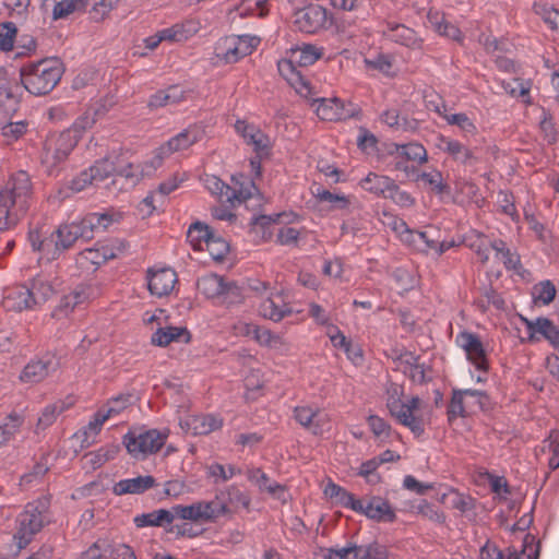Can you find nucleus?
<instances>
[{
  "instance_id": "obj_37",
  "label": "nucleus",
  "mask_w": 559,
  "mask_h": 559,
  "mask_svg": "<svg viewBox=\"0 0 559 559\" xmlns=\"http://www.w3.org/2000/svg\"><path fill=\"white\" fill-rule=\"evenodd\" d=\"M490 247L496 251L497 257L501 258L507 270L520 272L522 269L520 255L515 251H511L502 239L491 240Z\"/></svg>"
},
{
  "instance_id": "obj_45",
  "label": "nucleus",
  "mask_w": 559,
  "mask_h": 559,
  "mask_svg": "<svg viewBox=\"0 0 559 559\" xmlns=\"http://www.w3.org/2000/svg\"><path fill=\"white\" fill-rule=\"evenodd\" d=\"M396 153L407 160L424 164L428 160V154L424 145L417 142L396 144Z\"/></svg>"
},
{
  "instance_id": "obj_49",
  "label": "nucleus",
  "mask_w": 559,
  "mask_h": 559,
  "mask_svg": "<svg viewBox=\"0 0 559 559\" xmlns=\"http://www.w3.org/2000/svg\"><path fill=\"white\" fill-rule=\"evenodd\" d=\"M88 169L93 177H95V182L98 183L115 175L117 165L109 156H105L97 159Z\"/></svg>"
},
{
  "instance_id": "obj_15",
  "label": "nucleus",
  "mask_w": 559,
  "mask_h": 559,
  "mask_svg": "<svg viewBox=\"0 0 559 559\" xmlns=\"http://www.w3.org/2000/svg\"><path fill=\"white\" fill-rule=\"evenodd\" d=\"M235 130L243 138L248 145L253 146L255 154L270 155V138L257 126L247 123L245 120H237L235 123Z\"/></svg>"
},
{
  "instance_id": "obj_35",
  "label": "nucleus",
  "mask_w": 559,
  "mask_h": 559,
  "mask_svg": "<svg viewBox=\"0 0 559 559\" xmlns=\"http://www.w3.org/2000/svg\"><path fill=\"white\" fill-rule=\"evenodd\" d=\"M194 504L198 522H213L226 514L225 504L217 501L216 497L211 501H198Z\"/></svg>"
},
{
  "instance_id": "obj_16",
  "label": "nucleus",
  "mask_w": 559,
  "mask_h": 559,
  "mask_svg": "<svg viewBox=\"0 0 559 559\" xmlns=\"http://www.w3.org/2000/svg\"><path fill=\"white\" fill-rule=\"evenodd\" d=\"M439 142V148L463 166H474L479 162L475 151L457 140L441 135Z\"/></svg>"
},
{
  "instance_id": "obj_38",
  "label": "nucleus",
  "mask_w": 559,
  "mask_h": 559,
  "mask_svg": "<svg viewBox=\"0 0 559 559\" xmlns=\"http://www.w3.org/2000/svg\"><path fill=\"white\" fill-rule=\"evenodd\" d=\"M225 284L224 277L217 274H206L198 280L197 287L207 298H219Z\"/></svg>"
},
{
  "instance_id": "obj_34",
  "label": "nucleus",
  "mask_w": 559,
  "mask_h": 559,
  "mask_svg": "<svg viewBox=\"0 0 559 559\" xmlns=\"http://www.w3.org/2000/svg\"><path fill=\"white\" fill-rule=\"evenodd\" d=\"M175 520V513L170 510L159 509L150 513H143L134 518L136 527L164 526L171 524Z\"/></svg>"
},
{
  "instance_id": "obj_57",
  "label": "nucleus",
  "mask_w": 559,
  "mask_h": 559,
  "mask_svg": "<svg viewBox=\"0 0 559 559\" xmlns=\"http://www.w3.org/2000/svg\"><path fill=\"white\" fill-rule=\"evenodd\" d=\"M63 409L64 407L62 403L47 405L38 418L37 426L43 429L51 426Z\"/></svg>"
},
{
  "instance_id": "obj_32",
  "label": "nucleus",
  "mask_w": 559,
  "mask_h": 559,
  "mask_svg": "<svg viewBox=\"0 0 559 559\" xmlns=\"http://www.w3.org/2000/svg\"><path fill=\"white\" fill-rule=\"evenodd\" d=\"M187 425L192 430L193 435L203 436L221 429L223 419L213 414H200L191 416Z\"/></svg>"
},
{
  "instance_id": "obj_50",
  "label": "nucleus",
  "mask_w": 559,
  "mask_h": 559,
  "mask_svg": "<svg viewBox=\"0 0 559 559\" xmlns=\"http://www.w3.org/2000/svg\"><path fill=\"white\" fill-rule=\"evenodd\" d=\"M28 289L32 292L34 306L47 301L53 294L52 286L41 278H34L31 283V286H28Z\"/></svg>"
},
{
  "instance_id": "obj_14",
  "label": "nucleus",
  "mask_w": 559,
  "mask_h": 559,
  "mask_svg": "<svg viewBox=\"0 0 559 559\" xmlns=\"http://www.w3.org/2000/svg\"><path fill=\"white\" fill-rule=\"evenodd\" d=\"M360 503L361 508L354 509V511L366 515L370 520L379 523H392L396 520L394 509L388 500L380 496H371L366 499H360Z\"/></svg>"
},
{
  "instance_id": "obj_44",
  "label": "nucleus",
  "mask_w": 559,
  "mask_h": 559,
  "mask_svg": "<svg viewBox=\"0 0 559 559\" xmlns=\"http://www.w3.org/2000/svg\"><path fill=\"white\" fill-rule=\"evenodd\" d=\"M556 294V286L550 280L540 281L532 288V298L535 304L547 306L555 300Z\"/></svg>"
},
{
  "instance_id": "obj_53",
  "label": "nucleus",
  "mask_w": 559,
  "mask_h": 559,
  "mask_svg": "<svg viewBox=\"0 0 559 559\" xmlns=\"http://www.w3.org/2000/svg\"><path fill=\"white\" fill-rule=\"evenodd\" d=\"M119 452L118 445H107L98 449L97 451L86 454L90 457V463L93 468H98L106 462L112 460Z\"/></svg>"
},
{
  "instance_id": "obj_47",
  "label": "nucleus",
  "mask_w": 559,
  "mask_h": 559,
  "mask_svg": "<svg viewBox=\"0 0 559 559\" xmlns=\"http://www.w3.org/2000/svg\"><path fill=\"white\" fill-rule=\"evenodd\" d=\"M247 333L252 334L254 340L263 346L276 348L283 345V338L270 330L259 325H248Z\"/></svg>"
},
{
  "instance_id": "obj_36",
  "label": "nucleus",
  "mask_w": 559,
  "mask_h": 559,
  "mask_svg": "<svg viewBox=\"0 0 559 559\" xmlns=\"http://www.w3.org/2000/svg\"><path fill=\"white\" fill-rule=\"evenodd\" d=\"M324 495L330 499H334L336 503L341 504L342 507L353 511L354 509L361 508L360 499H357L353 493L348 492L345 488L334 483H329L325 486Z\"/></svg>"
},
{
  "instance_id": "obj_24",
  "label": "nucleus",
  "mask_w": 559,
  "mask_h": 559,
  "mask_svg": "<svg viewBox=\"0 0 559 559\" xmlns=\"http://www.w3.org/2000/svg\"><path fill=\"white\" fill-rule=\"evenodd\" d=\"M319 409L310 406H296L294 408V418L298 424L308 429L313 435H320L323 431L324 418Z\"/></svg>"
},
{
  "instance_id": "obj_56",
  "label": "nucleus",
  "mask_w": 559,
  "mask_h": 559,
  "mask_svg": "<svg viewBox=\"0 0 559 559\" xmlns=\"http://www.w3.org/2000/svg\"><path fill=\"white\" fill-rule=\"evenodd\" d=\"M447 122L451 126H456L465 134L474 135L477 132V128L472 119L464 112L453 114L447 117Z\"/></svg>"
},
{
  "instance_id": "obj_22",
  "label": "nucleus",
  "mask_w": 559,
  "mask_h": 559,
  "mask_svg": "<svg viewBox=\"0 0 559 559\" xmlns=\"http://www.w3.org/2000/svg\"><path fill=\"white\" fill-rule=\"evenodd\" d=\"M156 486V480L151 475L138 476L135 478L121 479L112 487L116 496L141 495Z\"/></svg>"
},
{
  "instance_id": "obj_10",
  "label": "nucleus",
  "mask_w": 559,
  "mask_h": 559,
  "mask_svg": "<svg viewBox=\"0 0 559 559\" xmlns=\"http://www.w3.org/2000/svg\"><path fill=\"white\" fill-rule=\"evenodd\" d=\"M204 129L198 124H191L175 136L170 138L167 143L160 146L156 156L152 160V167L156 168L162 165L164 155L183 151L201 141L204 136Z\"/></svg>"
},
{
  "instance_id": "obj_26",
  "label": "nucleus",
  "mask_w": 559,
  "mask_h": 559,
  "mask_svg": "<svg viewBox=\"0 0 559 559\" xmlns=\"http://www.w3.org/2000/svg\"><path fill=\"white\" fill-rule=\"evenodd\" d=\"M283 215L284 213L253 216L250 221L249 229V233L253 236V240L255 242H263L271 239L273 235L271 229L272 225L278 223Z\"/></svg>"
},
{
  "instance_id": "obj_52",
  "label": "nucleus",
  "mask_w": 559,
  "mask_h": 559,
  "mask_svg": "<svg viewBox=\"0 0 559 559\" xmlns=\"http://www.w3.org/2000/svg\"><path fill=\"white\" fill-rule=\"evenodd\" d=\"M501 84L506 93L510 94L512 97L527 96L531 90V83L520 78L502 80Z\"/></svg>"
},
{
  "instance_id": "obj_42",
  "label": "nucleus",
  "mask_w": 559,
  "mask_h": 559,
  "mask_svg": "<svg viewBox=\"0 0 559 559\" xmlns=\"http://www.w3.org/2000/svg\"><path fill=\"white\" fill-rule=\"evenodd\" d=\"M103 255L100 262L122 257L128 250V243L123 239L111 238L96 243Z\"/></svg>"
},
{
  "instance_id": "obj_5",
  "label": "nucleus",
  "mask_w": 559,
  "mask_h": 559,
  "mask_svg": "<svg viewBox=\"0 0 559 559\" xmlns=\"http://www.w3.org/2000/svg\"><path fill=\"white\" fill-rule=\"evenodd\" d=\"M49 508V500L46 497L28 502L23 512L17 516V531L14 538L20 548L29 544L33 536L44 526V514Z\"/></svg>"
},
{
  "instance_id": "obj_43",
  "label": "nucleus",
  "mask_w": 559,
  "mask_h": 559,
  "mask_svg": "<svg viewBox=\"0 0 559 559\" xmlns=\"http://www.w3.org/2000/svg\"><path fill=\"white\" fill-rule=\"evenodd\" d=\"M214 231L204 223L195 222L190 225L187 231V239L195 250L202 249L206 245Z\"/></svg>"
},
{
  "instance_id": "obj_6",
  "label": "nucleus",
  "mask_w": 559,
  "mask_h": 559,
  "mask_svg": "<svg viewBox=\"0 0 559 559\" xmlns=\"http://www.w3.org/2000/svg\"><path fill=\"white\" fill-rule=\"evenodd\" d=\"M78 143L79 134L73 133V130L51 133L45 139L40 159L41 164L47 167L49 174L68 158Z\"/></svg>"
},
{
  "instance_id": "obj_4",
  "label": "nucleus",
  "mask_w": 559,
  "mask_h": 559,
  "mask_svg": "<svg viewBox=\"0 0 559 559\" xmlns=\"http://www.w3.org/2000/svg\"><path fill=\"white\" fill-rule=\"evenodd\" d=\"M114 222L109 213H88L79 221L61 224L57 229L59 246L67 251L78 240H91L95 231H105Z\"/></svg>"
},
{
  "instance_id": "obj_12",
  "label": "nucleus",
  "mask_w": 559,
  "mask_h": 559,
  "mask_svg": "<svg viewBox=\"0 0 559 559\" xmlns=\"http://www.w3.org/2000/svg\"><path fill=\"white\" fill-rule=\"evenodd\" d=\"M456 344L464 349L467 359L477 370L485 372L488 370L489 362L486 350L477 334L468 331L460 332L456 335Z\"/></svg>"
},
{
  "instance_id": "obj_60",
  "label": "nucleus",
  "mask_w": 559,
  "mask_h": 559,
  "mask_svg": "<svg viewBox=\"0 0 559 559\" xmlns=\"http://www.w3.org/2000/svg\"><path fill=\"white\" fill-rule=\"evenodd\" d=\"M58 242L59 239L57 237V231L55 230L48 237H44L40 252L48 259H58L63 252Z\"/></svg>"
},
{
  "instance_id": "obj_39",
  "label": "nucleus",
  "mask_w": 559,
  "mask_h": 559,
  "mask_svg": "<svg viewBox=\"0 0 559 559\" xmlns=\"http://www.w3.org/2000/svg\"><path fill=\"white\" fill-rule=\"evenodd\" d=\"M9 307L15 311H23L34 307V298L28 286L21 285L11 289L5 297Z\"/></svg>"
},
{
  "instance_id": "obj_59",
  "label": "nucleus",
  "mask_w": 559,
  "mask_h": 559,
  "mask_svg": "<svg viewBox=\"0 0 559 559\" xmlns=\"http://www.w3.org/2000/svg\"><path fill=\"white\" fill-rule=\"evenodd\" d=\"M384 216L388 217V226L399 234L403 241L411 242V238H414V230L408 228L405 221L394 215H388L386 213H384Z\"/></svg>"
},
{
  "instance_id": "obj_18",
  "label": "nucleus",
  "mask_w": 559,
  "mask_h": 559,
  "mask_svg": "<svg viewBox=\"0 0 559 559\" xmlns=\"http://www.w3.org/2000/svg\"><path fill=\"white\" fill-rule=\"evenodd\" d=\"M383 35L389 40L411 49H420L423 46V39L417 33L404 24L388 22Z\"/></svg>"
},
{
  "instance_id": "obj_27",
  "label": "nucleus",
  "mask_w": 559,
  "mask_h": 559,
  "mask_svg": "<svg viewBox=\"0 0 559 559\" xmlns=\"http://www.w3.org/2000/svg\"><path fill=\"white\" fill-rule=\"evenodd\" d=\"M107 419V415H104V411L99 409L94 414L93 419L90 420L86 426L75 432L73 437L80 441V447L82 449L90 448L96 442V438Z\"/></svg>"
},
{
  "instance_id": "obj_30",
  "label": "nucleus",
  "mask_w": 559,
  "mask_h": 559,
  "mask_svg": "<svg viewBox=\"0 0 559 559\" xmlns=\"http://www.w3.org/2000/svg\"><path fill=\"white\" fill-rule=\"evenodd\" d=\"M88 298L87 288L84 286H78L75 289L70 292L68 295H64L59 305L52 312V317L60 319L62 317H67L73 309L83 304Z\"/></svg>"
},
{
  "instance_id": "obj_8",
  "label": "nucleus",
  "mask_w": 559,
  "mask_h": 559,
  "mask_svg": "<svg viewBox=\"0 0 559 559\" xmlns=\"http://www.w3.org/2000/svg\"><path fill=\"white\" fill-rule=\"evenodd\" d=\"M539 545L535 536L526 534L523 539L522 550L508 547L506 551L500 550L495 544L487 542L480 549V559H538Z\"/></svg>"
},
{
  "instance_id": "obj_31",
  "label": "nucleus",
  "mask_w": 559,
  "mask_h": 559,
  "mask_svg": "<svg viewBox=\"0 0 559 559\" xmlns=\"http://www.w3.org/2000/svg\"><path fill=\"white\" fill-rule=\"evenodd\" d=\"M187 38L183 27L181 25H173L171 27H167L156 32L154 35H151L143 39L144 47L148 50H154L158 47V45L163 41L168 43H179Z\"/></svg>"
},
{
  "instance_id": "obj_13",
  "label": "nucleus",
  "mask_w": 559,
  "mask_h": 559,
  "mask_svg": "<svg viewBox=\"0 0 559 559\" xmlns=\"http://www.w3.org/2000/svg\"><path fill=\"white\" fill-rule=\"evenodd\" d=\"M328 20L326 10L319 4H310L295 13V25L299 31L314 34L325 27Z\"/></svg>"
},
{
  "instance_id": "obj_62",
  "label": "nucleus",
  "mask_w": 559,
  "mask_h": 559,
  "mask_svg": "<svg viewBox=\"0 0 559 559\" xmlns=\"http://www.w3.org/2000/svg\"><path fill=\"white\" fill-rule=\"evenodd\" d=\"M379 465L380 462H378L377 459H371L366 462H362L359 467L358 475L365 477L367 483L376 485L381 479L380 475L376 473Z\"/></svg>"
},
{
  "instance_id": "obj_2",
  "label": "nucleus",
  "mask_w": 559,
  "mask_h": 559,
  "mask_svg": "<svg viewBox=\"0 0 559 559\" xmlns=\"http://www.w3.org/2000/svg\"><path fill=\"white\" fill-rule=\"evenodd\" d=\"M281 74H283V79L298 95L309 100L311 106L317 105L316 114L321 120H346L355 117L359 111L355 107H346L337 97H313L316 92L313 91L311 83L302 75L301 72H281Z\"/></svg>"
},
{
  "instance_id": "obj_40",
  "label": "nucleus",
  "mask_w": 559,
  "mask_h": 559,
  "mask_svg": "<svg viewBox=\"0 0 559 559\" xmlns=\"http://www.w3.org/2000/svg\"><path fill=\"white\" fill-rule=\"evenodd\" d=\"M248 479L254 483L260 490L267 491L270 495L281 498L285 487L277 481H272L270 477L260 468H253L248 472Z\"/></svg>"
},
{
  "instance_id": "obj_21",
  "label": "nucleus",
  "mask_w": 559,
  "mask_h": 559,
  "mask_svg": "<svg viewBox=\"0 0 559 559\" xmlns=\"http://www.w3.org/2000/svg\"><path fill=\"white\" fill-rule=\"evenodd\" d=\"M524 322L530 332V338H533L534 334L538 333L546 338L555 349H559V326L550 319L539 317L535 321L524 319Z\"/></svg>"
},
{
  "instance_id": "obj_11",
  "label": "nucleus",
  "mask_w": 559,
  "mask_h": 559,
  "mask_svg": "<svg viewBox=\"0 0 559 559\" xmlns=\"http://www.w3.org/2000/svg\"><path fill=\"white\" fill-rule=\"evenodd\" d=\"M11 78L33 95H46L60 82L61 72H12Z\"/></svg>"
},
{
  "instance_id": "obj_29",
  "label": "nucleus",
  "mask_w": 559,
  "mask_h": 559,
  "mask_svg": "<svg viewBox=\"0 0 559 559\" xmlns=\"http://www.w3.org/2000/svg\"><path fill=\"white\" fill-rule=\"evenodd\" d=\"M259 312L263 318L278 322L285 317L292 314L293 309L289 305L283 302L280 295H276L274 297L265 298L260 304Z\"/></svg>"
},
{
  "instance_id": "obj_1",
  "label": "nucleus",
  "mask_w": 559,
  "mask_h": 559,
  "mask_svg": "<svg viewBox=\"0 0 559 559\" xmlns=\"http://www.w3.org/2000/svg\"><path fill=\"white\" fill-rule=\"evenodd\" d=\"M33 199L29 175L20 170L0 189V231L14 228L27 214Z\"/></svg>"
},
{
  "instance_id": "obj_33",
  "label": "nucleus",
  "mask_w": 559,
  "mask_h": 559,
  "mask_svg": "<svg viewBox=\"0 0 559 559\" xmlns=\"http://www.w3.org/2000/svg\"><path fill=\"white\" fill-rule=\"evenodd\" d=\"M347 559H388V550L378 543L368 545L347 544Z\"/></svg>"
},
{
  "instance_id": "obj_51",
  "label": "nucleus",
  "mask_w": 559,
  "mask_h": 559,
  "mask_svg": "<svg viewBox=\"0 0 559 559\" xmlns=\"http://www.w3.org/2000/svg\"><path fill=\"white\" fill-rule=\"evenodd\" d=\"M479 44L490 53L496 52H510V46L508 39L497 38L490 34H480Z\"/></svg>"
},
{
  "instance_id": "obj_41",
  "label": "nucleus",
  "mask_w": 559,
  "mask_h": 559,
  "mask_svg": "<svg viewBox=\"0 0 559 559\" xmlns=\"http://www.w3.org/2000/svg\"><path fill=\"white\" fill-rule=\"evenodd\" d=\"M91 0H61L56 2L52 10V20L67 19L74 12H84Z\"/></svg>"
},
{
  "instance_id": "obj_64",
  "label": "nucleus",
  "mask_w": 559,
  "mask_h": 559,
  "mask_svg": "<svg viewBox=\"0 0 559 559\" xmlns=\"http://www.w3.org/2000/svg\"><path fill=\"white\" fill-rule=\"evenodd\" d=\"M417 512L425 519L438 523L443 524L445 522V515L443 512L435 508L427 501H423L417 506Z\"/></svg>"
},
{
  "instance_id": "obj_9",
  "label": "nucleus",
  "mask_w": 559,
  "mask_h": 559,
  "mask_svg": "<svg viewBox=\"0 0 559 559\" xmlns=\"http://www.w3.org/2000/svg\"><path fill=\"white\" fill-rule=\"evenodd\" d=\"M10 72H0V124L12 119L20 107L22 86Z\"/></svg>"
},
{
  "instance_id": "obj_23",
  "label": "nucleus",
  "mask_w": 559,
  "mask_h": 559,
  "mask_svg": "<svg viewBox=\"0 0 559 559\" xmlns=\"http://www.w3.org/2000/svg\"><path fill=\"white\" fill-rule=\"evenodd\" d=\"M359 187L378 198L388 199L390 190L394 188V180L389 176L379 175L370 171L358 182Z\"/></svg>"
},
{
  "instance_id": "obj_55",
  "label": "nucleus",
  "mask_w": 559,
  "mask_h": 559,
  "mask_svg": "<svg viewBox=\"0 0 559 559\" xmlns=\"http://www.w3.org/2000/svg\"><path fill=\"white\" fill-rule=\"evenodd\" d=\"M16 34L17 28L13 22L0 23V50H13Z\"/></svg>"
},
{
  "instance_id": "obj_61",
  "label": "nucleus",
  "mask_w": 559,
  "mask_h": 559,
  "mask_svg": "<svg viewBox=\"0 0 559 559\" xmlns=\"http://www.w3.org/2000/svg\"><path fill=\"white\" fill-rule=\"evenodd\" d=\"M206 469H207V475L215 478V483H217L218 480L227 481L234 475H236L237 473H240V471H237L236 467L233 465H229L226 468L224 465H222L219 463L211 464L210 466H207Z\"/></svg>"
},
{
  "instance_id": "obj_48",
  "label": "nucleus",
  "mask_w": 559,
  "mask_h": 559,
  "mask_svg": "<svg viewBox=\"0 0 559 559\" xmlns=\"http://www.w3.org/2000/svg\"><path fill=\"white\" fill-rule=\"evenodd\" d=\"M318 198L320 201L334 204V207L337 210L350 212V206L354 204H356L358 209L360 207L355 197L336 194L328 190H322L321 192H318Z\"/></svg>"
},
{
  "instance_id": "obj_46",
  "label": "nucleus",
  "mask_w": 559,
  "mask_h": 559,
  "mask_svg": "<svg viewBox=\"0 0 559 559\" xmlns=\"http://www.w3.org/2000/svg\"><path fill=\"white\" fill-rule=\"evenodd\" d=\"M205 186L212 194L217 195L222 201L234 202L236 197L235 188L228 186L216 176H207Z\"/></svg>"
},
{
  "instance_id": "obj_3",
  "label": "nucleus",
  "mask_w": 559,
  "mask_h": 559,
  "mask_svg": "<svg viewBox=\"0 0 559 559\" xmlns=\"http://www.w3.org/2000/svg\"><path fill=\"white\" fill-rule=\"evenodd\" d=\"M404 389L402 385L389 382L385 388V404L392 417L396 421L408 428L415 437H420L425 432L427 420L418 414L421 406V400L413 396L407 402H402Z\"/></svg>"
},
{
  "instance_id": "obj_20",
  "label": "nucleus",
  "mask_w": 559,
  "mask_h": 559,
  "mask_svg": "<svg viewBox=\"0 0 559 559\" xmlns=\"http://www.w3.org/2000/svg\"><path fill=\"white\" fill-rule=\"evenodd\" d=\"M191 341V333L186 326L158 328L151 336V343L155 346L166 347L170 343H185Z\"/></svg>"
},
{
  "instance_id": "obj_63",
  "label": "nucleus",
  "mask_w": 559,
  "mask_h": 559,
  "mask_svg": "<svg viewBox=\"0 0 559 559\" xmlns=\"http://www.w3.org/2000/svg\"><path fill=\"white\" fill-rule=\"evenodd\" d=\"M97 122L93 112L87 108L76 120L73 122L72 127L68 130H73V133L79 134V140L82 136V133L91 129Z\"/></svg>"
},
{
  "instance_id": "obj_17",
  "label": "nucleus",
  "mask_w": 559,
  "mask_h": 559,
  "mask_svg": "<svg viewBox=\"0 0 559 559\" xmlns=\"http://www.w3.org/2000/svg\"><path fill=\"white\" fill-rule=\"evenodd\" d=\"M177 282V274L173 269L164 267L158 271H147V287L152 295L163 297L168 295Z\"/></svg>"
},
{
  "instance_id": "obj_7",
  "label": "nucleus",
  "mask_w": 559,
  "mask_h": 559,
  "mask_svg": "<svg viewBox=\"0 0 559 559\" xmlns=\"http://www.w3.org/2000/svg\"><path fill=\"white\" fill-rule=\"evenodd\" d=\"M168 433L157 429L129 431L123 443L134 457L146 456L159 451L167 440Z\"/></svg>"
},
{
  "instance_id": "obj_25",
  "label": "nucleus",
  "mask_w": 559,
  "mask_h": 559,
  "mask_svg": "<svg viewBox=\"0 0 559 559\" xmlns=\"http://www.w3.org/2000/svg\"><path fill=\"white\" fill-rule=\"evenodd\" d=\"M217 501L225 504L226 514L235 512L240 508L248 509L251 502L249 495L236 486H229L216 493Z\"/></svg>"
},
{
  "instance_id": "obj_54",
  "label": "nucleus",
  "mask_w": 559,
  "mask_h": 559,
  "mask_svg": "<svg viewBox=\"0 0 559 559\" xmlns=\"http://www.w3.org/2000/svg\"><path fill=\"white\" fill-rule=\"evenodd\" d=\"M206 250L214 260H223L229 251V243L221 236L213 233L206 242Z\"/></svg>"
},
{
  "instance_id": "obj_28",
  "label": "nucleus",
  "mask_w": 559,
  "mask_h": 559,
  "mask_svg": "<svg viewBox=\"0 0 559 559\" xmlns=\"http://www.w3.org/2000/svg\"><path fill=\"white\" fill-rule=\"evenodd\" d=\"M55 366L51 358L31 360L24 367L20 379L26 383H38L55 369Z\"/></svg>"
},
{
  "instance_id": "obj_58",
  "label": "nucleus",
  "mask_w": 559,
  "mask_h": 559,
  "mask_svg": "<svg viewBox=\"0 0 559 559\" xmlns=\"http://www.w3.org/2000/svg\"><path fill=\"white\" fill-rule=\"evenodd\" d=\"M419 178L428 183L437 194L450 192V187L443 182L442 174L439 170L423 173Z\"/></svg>"
},
{
  "instance_id": "obj_19",
  "label": "nucleus",
  "mask_w": 559,
  "mask_h": 559,
  "mask_svg": "<svg viewBox=\"0 0 559 559\" xmlns=\"http://www.w3.org/2000/svg\"><path fill=\"white\" fill-rule=\"evenodd\" d=\"M322 52L312 45H306L302 48L292 50L289 59H283L277 62L278 70L283 67L289 70H296L297 67L306 68L312 66L321 58Z\"/></svg>"
}]
</instances>
